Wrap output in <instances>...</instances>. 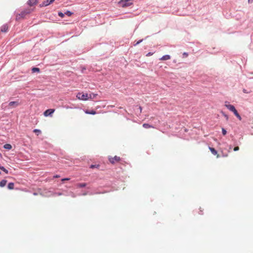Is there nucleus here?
I'll use <instances>...</instances> for the list:
<instances>
[{"label": "nucleus", "mask_w": 253, "mask_h": 253, "mask_svg": "<svg viewBox=\"0 0 253 253\" xmlns=\"http://www.w3.org/2000/svg\"><path fill=\"white\" fill-rule=\"evenodd\" d=\"M132 0H121L119 2V4L122 7H127L132 4Z\"/></svg>", "instance_id": "nucleus-1"}, {"label": "nucleus", "mask_w": 253, "mask_h": 253, "mask_svg": "<svg viewBox=\"0 0 253 253\" xmlns=\"http://www.w3.org/2000/svg\"><path fill=\"white\" fill-rule=\"evenodd\" d=\"M89 95L87 93H84V92H79L77 93L76 97L79 100L84 101L87 100L89 99Z\"/></svg>", "instance_id": "nucleus-2"}, {"label": "nucleus", "mask_w": 253, "mask_h": 253, "mask_svg": "<svg viewBox=\"0 0 253 253\" xmlns=\"http://www.w3.org/2000/svg\"><path fill=\"white\" fill-rule=\"evenodd\" d=\"M32 11L31 9H27L22 11L20 14L16 16V19H19L21 18H23L26 15L30 13Z\"/></svg>", "instance_id": "nucleus-3"}, {"label": "nucleus", "mask_w": 253, "mask_h": 253, "mask_svg": "<svg viewBox=\"0 0 253 253\" xmlns=\"http://www.w3.org/2000/svg\"><path fill=\"white\" fill-rule=\"evenodd\" d=\"M109 160L111 164H114L117 162H120L121 160V158L120 157L115 156L114 157H109Z\"/></svg>", "instance_id": "nucleus-4"}, {"label": "nucleus", "mask_w": 253, "mask_h": 253, "mask_svg": "<svg viewBox=\"0 0 253 253\" xmlns=\"http://www.w3.org/2000/svg\"><path fill=\"white\" fill-rule=\"evenodd\" d=\"M54 111L55 109H49L44 112L43 115L45 117H47L48 116H51Z\"/></svg>", "instance_id": "nucleus-5"}, {"label": "nucleus", "mask_w": 253, "mask_h": 253, "mask_svg": "<svg viewBox=\"0 0 253 253\" xmlns=\"http://www.w3.org/2000/svg\"><path fill=\"white\" fill-rule=\"evenodd\" d=\"M55 0H46L41 3L40 6V7L46 6L52 3Z\"/></svg>", "instance_id": "nucleus-6"}, {"label": "nucleus", "mask_w": 253, "mask_h": 253, "mask_svg": "<svg viewBox=\"0 0 253 253\" xmlns=\"http://www.w3.org/2000/svg\"><path fill=\"white\" fill-rule=\"evenodd\" d=\"M39 0H28L27 2V4L30 6H33L38 3Z\"/></svg>", "instance_id": "nucleus-7"}, {"label": "nucleus", "mask_w": 253, "mask_h": 253, "mask_svg": "<svg viewBox=\"0 0 253 253\" xmlns=\"http://www.w3.org/2000/svg\"><path fill=\"white\" fill-rule=\"evenodd\" d=\"M209 149L213 155H216L217 158L219 157V154H218L217 151L214 148L210 147Z\"/></svg>", "instance_id": "nucleus-8"}, {"label": "nucleus", "mask_w": 253, "mask_h": 253, "mask_svg": "<svg viewBox=\"0 0 253 253\" xmlns=\"http://www.w3.org/2000/svg\"><path fill=\"white\" fill-rule=\"evenodd\" d=\"M225 106H226V107L229 109L230 111H232V112H233L236 109L235 108V107L232 105H230V104H227L226 103L225 104Z\"/></svg>", "instance_id": "nucleus-9"}, {"label": "nucleus", "mask_w": 253, "mask_h": 253, "mask_svg": "<svg viewBox=\"0 0 253 253\" xmlns=\"http://www.w3.org/2000/svg\"><path fill=\"white\" fill-rule=\"evenodd\" d=\"M8 25L7 24H5V25H2L1 27L0 31L2 32H6L8 30Z\"/></svg>", "instance_id": "nucleus-10"}, {"label": "nucleus", "mask_w": 253, "mask_h": 253, "mask_svg": "<svg viewBox=\"0 0 253 253\" xmlns=\"http://www.w3.org/2000/svg\"><path fill=\"white\" fill-rule=\"evenodd\" d=\"M170 59V56L169 55H166L162 56L160 59L161 60H167Z\"/></svg>", "instance_id": "nucleus-11"}, {"label": "nucleus", "mask_w": 253, "mask_h": 253, "mask_svg": "<svg viewBox=\"0 0 253 253\" xmlns=\"http://www.w3.org/2000/svg\"><path fill=\"white\" fill-rule=\"evenodd\" d=\"M84 112L86 114L95 115L96 114V112L94 110L89 111V110H86L84 111Z\"/></svg>", "instance_id": "nucleus-12"}, {"label": "nucleus", "mask_w": 253, "mask_h": 253, "mask_svg": "<svg viewBox=\"0 0 253 253\" xmlns=\"http://www.w3.org/2000/svg\"><path fill=\"white\" fill-rule=\"evenodd\" d=\"M88 95H89V96H88L89 99H91L95 98L97 96V94H95L93 93H90Z\"/></svg>", "instance_id": "nucleus-13"}, {"label": "nucleus", "mask_w": 253, "mask_h": 253, "mask_svg": "<svg viewBox=\"0 0 253 253\" xmlns=\"http://www.w3.org/2000/svg\"><path fill=\"white\" fill-rule=\"evenodd\" d=\"M143 127L145 128H154V127L148 124H143Z\"/></svg>", "instance_id": "nucleus-14"}, {"label": "nucleus", "mask_w": 253, "mask_h": 253, "mask_svg": "<svg viewBox=\"0 0 253 253\" xmlns=\"http://www.w3.org/2000/svg\"><path fill=\"white\" fill-rule=\"evenodd\" d=\"M6 183H7V180H2L0 182V186L1 187H4V186H5Z\"/></svg>", "instance_id": "nucleus-15"}, {"label": "nucleus", "mask_w": 253, "mask_h": 253, "mask_svg": "<svg viewBox=\"0 0 253 253\" xmlns=\"http://www.w3.org/2000/svg\"><path fill=\"white\" fill-rule=\"evenodd\" d=\"M86 183H78L77 184V187L78 188H82L86 186Z\"/></svg>", "instance_id": "nucleus-16"}, {"label": "nucleus", "mask_w": 253, "mask_h": 253, "mask_svg": "<svg viewBox=\"0 0 253 253\" xmlns=\"http://www.w3.org/2000/svg\"><path fill=\"white\" fill-rule=\"evenodd\" d=\"M14 184L13 183L11 182L8 184L7 187L9 189L12 190L14 189Z\"/></svg>", "instance_id": "nucleus-17"}, {"label": "nucleus", "mask_w": 253, "mask_h": 253, "mask_svg": "<svg viewBox=\"0 0 253 253\" xmlns=\"http://www.w3.org/2000/svg\"><path fill=\"white\" fill-rule=\"evenodd\" d=\"M3 147L7 150H10L12 148V146L10 144H6L3 146Z\"/></svg>", "instance_id": "nucleus-18"}, {"label": "nucleus", "mask_w": 253, "mask_h": 253, "mask_svg": "<svg viewBox=\"0 0 253 253\" xmlns=\"http://www.w3.org/2000/svg\"><path fill=\"white\" fill-rule=\"evenodd\" d=\"M13 105L18 106V103L16 101H11V102H9V106H13Z\"/></svg>", "instance_id": "nucleus-19"}, {"label": "nucleus", "mask_w": 253, "mask_h": 253, "mask_svg": "<svg viewBox=\"0 0 253 253\" xmlns=\"http://www.w3.org/2000/svg\"><path fill=\"white\" fill-rule=\"evenodd\" d=\"M0 169L3 171L6 174L8 173V171L2 166H0Z\"/></svg>", "instance_id": "nucleus-20"}, {"label": "nucleus", "mask_w": 253, "mask_h": 253, "mask_svg": "<svg viewBox=\"0 0 253 253\" xmlns=\"http://www.w3.org/2000/svg\"><path fill=\"white\" fill-rule=\"evenodd\" d=\"M32 70L33 73L36 72H40V69L38 68H36V67L33 68Z\"/></svg>", "instance_id": "nucleus-21"}, {"label": "nucleus", "mask_w": 253, "mask_h": 253, "mask_svg": "<svg viewBox=\"0 0 253 253\" xmlns=\"http://www.w3.org/2000/svg\"><path fill=\"white\" fill-rule=\"evenodd\" d=\"M33 132L37 133V135H39V134L41 133V131L40 129H35L33 130Z\"/></svg>", "instance_id": "nucleus-22"}, {"label": "nucleus", "mask_w": 253, "mask_h": 253, "mask_svg": "<svg viewBox=\"0 0 253 253\" xmlns=\"http://www.w3.org/2000/svg\"><path fill=\"white\" fill-rule=\"evenodd\" d=\"M65 14L68 15V16H70L73 14V13L70 11H67L65 13Z\"/></svg>", "instance_id": "nucleus-23"}, {"label": "nucleus", "mask_w": 253, "mask_h": 253, "mask_svg": "<svg viewBox=\"0 0 253 253\" xmlns=\"http://www.w3.org/2000/svg\"><path fill=\"white\" fill-rule=\"evenodd\" d=\"M99 165H91L90 166V168L91 169H93V168H99Z\"/></svg>", "instance_id": "nucleus-24"}, {"label": "nucleus", "mask_w": 253, "mask_h": 253, "mask_svg": "<svg viewBox=\"0 0 253 253\" xmlns=\"http://www.w3.org/2000/svg\"><path fill=\"white\" fill-rule=\"evenodd\" d=\"M222 132L223 135H225L227 133L226 130L224 128H222Z\"/></svg>", "instance_id": "nucleus-25"}, {"label": "nucleus", "mask_w": 253, "mask_h": 253, "mask_svg": "<svg viewBox=\"0 0 253 253\" xmlns=\"http://www.w3.org/2000/svg\"><path fill=\"white\" fill-rule=\"evenodd\" d=\"M58 15H59L60 17H61L63 18V17L64 16V14H63V13L62 12H58Z\"/></svg>", "instance_id": "nucleus-26"}, {"label": "nucleus", "mask_w": 253, "mask_h": 253, "mask_svg": "<svg viewBox=\"0 0 253 253\" xmlns=\"http://www.w3.org/2000/svg\"><path fill=\"white\" fill-rule=\"evenodd\" d=\"M222 115L224 116V117L226 118V120L227 121L228 120V116L224 113L223 112H222Z\"/></svg>", "instance_id": "nucleus-27"}, {"label": "nucleus", "mask_w": 253, "mask_h": 253, "mask_svg": "<svg viewBox=\"0 0 253 253\" xmlns=\"http://www.w3.org/2000/svg\"><path fill=\"white\" fill-rule=\"evenodd\" d=\"M143 41V40H140L137 42L136 43L134 44V46H136V45L139 44L140 42H141Z\"/></svg>", "instance_id": "nucleus-28"}, {"label": "nucleus", "mask_w": 253, "mask_h": 253, "mask_svg": "<svg viewBox=\"0 0 253 253\" xmlns=\"http://www.w3.org/2000/svg\"><path fill=\"white\" fill-rule=\"evenodd\" d=\"M233 112L234 113V115H235L236 116H237V115H238V114H239L238 113V112H237V111L236 110V109H235V110Z\"/></svg>", "instance_id": "nucleus-29"}, {"label": "nucleus", "mask_w": 253, "mask_h": 253, "mask_svg": "<svg viewBox=\"0 0 253 253\" xmlns=\"http://www.w3.org/2000/svg\"><path fill=\"white\" fill-rule=\"evenodd\" d=\"M239 150V147L238 146L235 147L234 148V151H237Z\"/></svg>", "instance_id": "nucleus-30"}, {"label": "nucleus", "mask_w": 253, "mask_h": 253, "mask_svg": "<svg viewBox=\"0 0 253 253\" xmlns=\"http://www.w3.org/2000/svg\"><path fill=\"white\" fill-rule=\"evenodd\" d=\"M153 54V53H151V52H149L147 54H146V56H151V55H152Z\"/></svg>", "instance_id": "nucleus-31"}, {"label": "nucleus", "mask_w": 253, "mask_h": 253, "mask_svg": "<svg viewBox=\"0 0 253 253\" xmlns=\"http://www.w3.org/2000/svg\"><path fill=\"white\" fill-rule=\"evenodd\" d=\"M236 117L238 118V119H239V120H240V121L241 120L242 118H241V117L240 116V115L239 114H238V115H237V116H236Z\"/></svg>", "instance_id": "nucleus-32"}, {"label": "nucleus", "mask_w": 253, "mask_h": 253, "mask_svg": "<svg viewBox=\"0 0 253 253\" xmlns=\"http://www.w3.org/2000/svg\"><path fill=\"white\" fill-rule=\"evenodd\" d=\"M69 179H70V178H63L62 179V181H65V180H69Z\"/></svg>", "instance_id": "nucleus-33"}, {"label": "nucleus", "mask_w": 253, "mask_h": 253, "mask_svg": "<svg viewBox=\"0 0 253 253\" xmlns=\"http://www.w3.org/2000/svg\"><path fill=\"white\" fill-rule=\"evenodd\" d=\"M243 92H244V93H249L250 92L247 91V90H246V89H243Z\"/></svg>", "instance_id": "nucleus-34"}, {"label": "nucleus", "mask_w": 253, "mask_h": 253, "mask_svg": "<svg viewBox=\"0 0 253 253\" xmlns=\"http://www.w3.org/2000/svg\"><path fill=\"white\" fill-rule=\"evenodd\" d=\"M139 109L140 110V113H141L142 112V108L141 106H139Z\"/></svg>", "instance_id": "nucleus-35"}, {"label": "nucleus", "mask_w": 253, "mask_h": 253, "mask_svg": "<svg viewBox=\"0 0 253 253\" xmlns=\"http://www.w3.org/2000/svg\"><path fill=\"white\" fill-rule=\"evenodd\" d=\"M60 176L59 175H55L54 176V178H58Z\"/></svg>", "instance_id": "nucleus-36"}, {"label": "nucleus", "mask_w": 253, "mask_h": 253, "mask_svg": "<svg viewBox=\"0 0 253 253\" xmlns=\"http://www.w3.org/2000/svg\"><path fill=\"white\" fill-rule=\"evenodd\" d=\"M183 55H185L186 56H188V54H187V53H185V52H184V53H183Z\"/></svg>", "instance_id": "nucleus-37"}, {"label": "nucleus", "mask_w": 253, "mask_h": 253, "mask_svg": "<svg viewBox=\"0 0 253 253\" xmlns=\"http://www.w3.org/2000/svg\"><path fill=\"white\" fill-rule=\"evenodd\" d=\"M83 195H86V193H84Z\"/></svg>", "instance_id": "nucleus-38"}, {"label": "nucleus", "mask_w": 253, "mask_h": 253, "mask_svg": "<svg viewBox=\"0 0 253 253\" xmlns=\"http://www.w3.org/2000/svg\"><path fill=\"white\" fill-rule=\"evenodd\" d=\"M58 195H61V193H59Z\"/></svg>", "instance_id": "nucleus-39"}, {"label": "nucleus", "mask_w": 253, "mask_h": 253, "mask_svg": "<svg viewBox=\"0 0 253 253\" xmlns=\"http://www.w3.org/2000/svg\"><path fill=\"white\" fill-rule=\"evenodd\" d=\"M250 1V0H249V1Z\"/></svg>", "instance_id": "nucleus-40"}, {"label": "nucleus", "mask_w": 253, "mask_h": 253, "mask_svg": "<svg viewBox=\"0 0 253 253\" xmlns=\"http://www.w3.org/2000/svg\"><path fill=\"white\" fill-rule=\"evenodd\" d=\"M1 173V172H0V174Z\"/></svg>", "instance_id": "nucleus-41"}]
</instances>
